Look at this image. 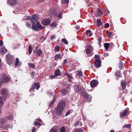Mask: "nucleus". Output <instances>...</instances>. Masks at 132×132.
I'll list each match as a JSON object with an SVG mask.
<instances>
[{
	"instance_id": "obj_1",
	"label": "nucleus",
	"mask_w": 132,
	"mask_h": 132,
	"mask_svg": "<svg viewBox=\"0 0 132 132\" xmlns=\"http://www.w3.org/2000/svg\"><path fill=\"white\" fill-rule=\"evenodd\" d=\"M37 18V15L34 14L33 15L30 19V21L32 22V24L31 27L32 29L33 30L36 31H38L37 28L41 30L45 28V27L42 26L39 22L37 21L36 20Z\"/></svg>"
},
{
	"instance_id": "obj_2",
	"label": "nucleus",
	"mask_w": 132,
	"mask_h": 132,
	"mask_svg": "<svg viewBox=\"0 0 132 132\" xmlns=\"http://www.w3.org/2000/svg\"><path fill=\"white\" fill-rule=\"evenodd\" d=\"M65 106V103L64 101H62L60 103L56 109V112L59 115H61Z\"/></svg>"
},
{
	"instance_id": "obj_3",
	"label": "nucleus",
	"mask_w": 132,
	"mask_h": 132,
	"mask_svg": "<svg viewBox=\"0 0 132 132\" xmlns=\"http://www.w3.org/2000/svg\"><path fill=\"white\" fill-rule=\"evenodd\" d=\"M10 78L6 76L4 73H2L0 76V80L1 81L6 83L9 82L10 80Z\"/></svg>"
},
{
	"instance_id": "obj_4",
	"label": "nucleus",
	"mask_w": 132,
	"mask_h": 132,
	"mask_svg": "<svg viewBox=\"0 0 132 132\" xmlns=\"http://www.w3.org/2000/svg\"><path fill=\"white\" fill-rule=\"evenodd\" d=\"M94 50L93 47L90 45H88L87 47V48L86 50V52L87 55L89 56H90L93 55L91 53L92 51Z\"/></svg>"
},
{
	"instance_id": "obj_5",
	"label": "nucleus",
	"mask_w": 132,
	"mask_h": 132,
	"mask_svg": "<svg viewBox=\"0 0 132 132\" xmlns=\"http://www.w3.org/2000/svg\"><path fill=\"white\" fill-rule=\"evenodd\" d=\"M40 87L39 84L38 83H35L32 85V87L29 90L30 92H31V91H34V89L36 87V89L38 90Z\"/></svg>"
},
{
	"instance_id": "obj_6",
	"label": "nucleus",
	"mask_w": 132,
	"mask_h": 132,
	"mask_svg": "<svg viewBox=\"0 0 132 132\" xmlns=\"http://www.w3.org/2000/svg\"><path fill=\"white\" fill-rule=\"evenodd\" d=\"M1 94L4 97L7 96L8 94L7 90L5 88L2 89L1 91Z\"/></svg>"
},
{
	"instance_id": "obj_7",
	"label": "nucleus",
	"mask_w": 132,
	"mask_h": 132,
	"mask_svg": "<svg viewBox=\"0 0 132 132\" xmlns=\"http://www.w3.org/2000/svg\"><path fill=\"white\" fill-rule=\"evenodd\" d=\"M81 95L82 96L84 97L85 98H88L89 99L88 101L87 100V101L88 102H89L91 101V97L89 95L87 94V93L85 92H83L81 93Z\"/></svg>"
},
{
	"instance_id": "obj_8",
	"label": "nucleus",
	"mask_w": 132,
	"mask_h": 132,
	"mask_svg": "<svg viewBox=\"0 0 132 132\" xmlns=\"http://www.w3.org/2000/svg\"><path fill=\"white\" fill-rule=\"evenodd\" d=\"M98 84V82L95 80H92L90 82L91 86L92 87H94L96 86Z\"/></svg>"
},
{
	"instance_id": "obj_9",
	"label": "nucleus",
	"mask_w": 132,
	"mask_h": 132,
	"mask_svg": "<svg viewBox=\"0 0 132 132\" xmlns=\"http://www.w3.org/2000/svg\"><path fill=\"white\" fill-rule=\"evenodd\" d=\"M50 20L49 19H45L43 20L42 21V24L44 26H46L50 23Z\"/></svg>"
},
{
	"instance_id": "obj_10",
	"label": "nucleus",
	"mask_w": 132,
	"mask_h": 132,
	"mask_svg": "<svg viewBox=\"0 0 132 132\" xmlns=\"http://www.w3.org/2000/svg\"><path fill=\"white\" fill-rule=\"evenodd\" d=\"M101 61L100 60L97 59L95 62V67L97 68H99L101 65Z\"/></svg>"
},
{
	"instance_id": "obj_11",
	"label": "nucleus",
	"mask_w": 132,
	"mask_h": 132,
	"mask_svg": "<svg viewBox=\"0 0 132 132\" xmlns=\"http://www.w3.org/2000/svg\"><path fill=\"white\" fill-rule=\"evenodd\" d=\"M127 108L123 110L122 112L120 113V116L121 117L126 116L127 115L128 112Z\"/></svg>"
},
{
	"instance_id": "obj_12",
	"label": "nucleus",
	"mask_w": 132,
	"mask_h": 132,
	"mask_svg": "<svg viewBox=\"0 0 132 132\" xmlns=\"http://www.w3.org/2000/svg\"><path fill=\"white\" fill-rule=\"evenodd\" d=\"M6 57L7 59V63L9 64H10L12 63V61L10 56L9 55H7Z\"/></svg>"
},
{
	"instance_id": "obj_13",
	"label": "nucleus",
	"mask_w": 132,
	"mask_h": 132,
	"mask_svg": "<svg viewBox=\"0 0 132 132\" xmlns=\"http://www.w3.org/2000/svg\"><path fill=\"white\" fill-rule=\"evenodd\" d=\"M7 51L6 49L4 47H2L0 48V53L3 54L6 53Z\"/></svg>"
},
{
	"instance_id": "obj_14",
	"label": "nucleus",
	"mask_w": 132,
	"mask_h": 132,
	"mask_svg": "<svg viewBox=\"0 0 132 132\" xmlns=\"http://www.w3.org/2000/svg\"><path fill=\"white\" fill-rule=\"evenodd\" d=\"M17 2V0H9L8 1V3L10 5L15 4Z\"/></svg>"
},
{
	"instance_id": "obj_15",
	"label": "nucleus",
	"mask_w": 132,
	"mask_h": 132,
	"mask_svg": "<svg viewBox=\"0 0 132 132\" xmlns=\"http://www.w3.org/2000/svg\"><path fill=\"white\" fill-rule=\"evenodd\" d=\"M6 98H3V97L0 96V106H3V101L6 100Z\"/></svg>"
},
{
	"instance_id": "obj_16",
	"label": "nucleus",
	"mask_w": 132,
	"mask_h": 132,
	"mask_svg": "<svg viewBox=\"0 0 132 132\" xmlns=\"http://www.w3.org/2000/svg\"><path fill=\"white\" fill-rule=\"evenodd\" d=\"M74 88L75 91L77 92L79 91L80 89V88L78 85H74Z\"/></svg>"
},
{
	"instance_id": "obj_17",
	"label": "nucleus",
	"mask_w": 132,
	"mask_h": 132,
	"mask_svg": "<svg viewBox=\"0 0 132 132\" xmlns=\"http://www.w3.org/2000/svg\"><path fill=\"white\" fill-rule=\"evenodd\" d=\"M121 84L122 87V89L124 90L126 86V83L124 82V81H122L121 82Z\"/></svg>"
},
{
	"instance_id": "obj_18",
	"label": "nucleus",
	"mask_w": 132,
	"mask_h": 132,
	"mask_svg": "<svg viewBox=\"0 0 132 132\" xmlns=\"http://www.w3.org/2000/svg\"><path fill=\"white\" fill-rule=\"evenodd\" d=\"M50 14L52 16H56V12L53 10L51 11L50 12Z\"/></svg>"
},
{
	"instance_id": "obj_19",
	"label": "nucleus",
	"mask_w": 132,
	"mask_h": 132,
	"mask_svg": "<svg viewBox=\"0 0 132 132\" xmlns=\"http://www.w3.org/2000/svg\"><path fill=\"white\" fill-rule=\"evenodd\" d=\"M95 14L97 16L100 15L101 14H102L101 11L99 9L97 10V11H96Z\"/></svg>"
},
{
	"instance_id": "obj_20",
	"label": "nucleus",
	"mask_w": 132,
	"mask_h": 132,
	"mask_svg": "<svg viewBox=\"0 0 132 132\" xmlns=\"http://www.w3.org/2000/svg\"><path fill=\"white\" fill-rule=\"evenodd\" d=\"M61 58V55L59 54H57L55 55L54 56V60H57Z\"/></svg>"
},
{
	"instance_id": "obj_21",
	"label": "nucleus",
	"mask_w": 132,
	"mask_h": 132,
	"mask_svg": "<svg viewBox=\"0 0 132 132\" xmlns=\"http://www.w3.org/2000/svg\"><path fill=\"white\" fill-rule=\"evenodd\" d=\"M102 24V23L99 19L97 20V26H100Z\"/></svg>"
},
{
	"instance_id": "obj_22",
	"label": "nucleus",
	"mask_w": 132,
	"mask_h": 132,
	"mask_svg": "<svg viewBox=\"0 0 132 132\" xmlns=\"http://www.w3.org/2000/svg\"><path fill=\"white\" fill-rule=\"evenodd\" d=\"M86 34L88 36L90 37L92 35V33L90 32V30H87L86 32Z\"/></svg>"
},
{
	"instance_id": "obj_23",
	"label": "nucleus",
	"mask_w": 132,
	"mask_h": 132,
	"mask_svg": "<svg viewBox=\"0 0 132 132\" xmlns=\"http://www.w3.org/2000/svg\"><path fill=\"white\" fill-rule=\"evenodd\" d=\"M110 44L108 43H105L104 44V46L105 49L107 50L108 49L109 46H110Z\"/></svg>"
},
{
	"instance_id": "obj_24",
	"label": "nucleus",
	"mask_w": 132,
	"mask_h": 132,
	"mask_svg": "<svg viewBox=\"0 0 132 132\" xmlns=\"http://www.w3.org/2000/svg\"><path fill=\"white\" fill-rule=\"evenodd\" d=\"M42 53V51L40 50H38L36 51V54L39 56H40Z\"/></svg>"
},
{
	"instance_id": "obj_25",
	"label": "nucleus",
	"mask_w": 132,
	"mask_h": 132,
	"mask_svg": "<svg viewBox=\"0 0 132 132\" xmlns=\"http://www.w3.org/2000/svg\"><path fill=\"white\" fill-rule=\"evenodd\" d=\"M32 49L33 48L32 46L31 45H30L28 48V51L29 54H30L31 53Z\"/></svg>"
},
{
	"instance_id": "obj_26",
	"label": "nucleus",
	"mask_w": 132,
	"mask_h": 132,
	"mask_svg": "<svg viewBox=\"0 0 132 132\" xmlns=\"http://www.w3.org/2000/svg\"><path fill=\"white\" fill-rule=\"evenodd\" d=\"M60 71L59 69H57L55 72V75L59 76L60 75Z\"/></svg>"
},
{
	"instance_id": "obj_27",
	"label": "nucleus",
	"mask_w": 132,
	"mask_h": 132,
	"mask_svg": "<svg viewBox=\"0 0 132 132\" xmlns=\"http://www.w3.org/2000/svg\"><path fill=\"white\" fill-rule=\"evenodd\" d=\"M28 66L30 67V68H32L33 69H34L35 67V65L33 64V63H28Z\"/></svg>"
},
{
	"instance_id": "obj_28",
	"label": "nucleus",
	"mask_w": 132,
	"mask_h": 132,
	"mask_svg": "<svg viewBox=\"0 0 132 132\" xmlns=\"http://www.w3.org/2000/svg\"><path fill=\"white\" fill-rule=\"evenodd\" d=\"M123 63L120 60V62L119 63V66L120 69L121 70H122V68L123 67Z\"/></svg>"
},
{
	"instance_id": "obj_29",
	"label": "nucleus",
	"mask_w": 132,
	"mask_h": 132,
	"mask_svg": "<svg viewBox=\"0 0 132 132\" xmlns=\"http://www.w3.org/2000/svg\"><path fill=\"white\" fill-rule=\"evenodd\" d=\"M57 131L54 127H53L50 130V132H57Z\"/></svg>"
},
{
	"instance_id": "obj_30",
	"label": "nucleus",
	"mask_w": 132,
	"mask_h": 132,
	"mask_svg": "<svg viewBox=\"0 0 132 132\" xmlns=\"http://www.w3.org/2000/svg\"><path fill=\"white\" fill-rule=\"evenodd\" d=\"M120 74V71H117L115 73V75L116 77L119 76Z\"/></svg>"
},
{
	"instance_id": "obj_31",
	"label": "nucleus",
	"mask_w": 132,
	"mask_h": 132,
	"mask_svg": "<svg viewBox=\"0 0 132 132\" xmlns=\"http://www.w3.org/2000/svg\"><path fill=\"white\" fill-rule=\"evenodd\" d=\"M60 132H65V129L64 127H62L60 129Z\"/></svg>"
},
{
	"instance_id": "obj_32",
	"label": "nucleus",
	"mask_w": 132,
	"mask_h": 132,
	"mask_svg": "<svg viewBox=\"0 0 132 132\" xmlns=\"http://www.w3.org/2000/svg\"><path fill=\"white\" fill-rule=\"evenodd\" d=\"M61 91L62 93L64 94H66L68 92L67 90L66 89H62Z\"/></svg>"
},
{
	"instance_id": "obj_33",
	"label": "nucleus",
	"mask_w": 132,
	"mask_h": 132,
	"mask_svg": "<svg viewBox=\"0 0 132 132\" xmlns=\"http://www.w3.org/2000/svg\"><path fill=\"white\" fill-rule=\"evenodd\" d=\"M131 125L130 124H128L127 125H125L123 126V127L125 128H128L129 129L131 127Z\"/></svg>"
},
{
	"instance_id": "obj_34",
	"label": "nucleus",
	"mask_w": 132,
	"mask_h": 132,
	"mask_svg": "<svg viewBox=\"0 0 132 132\" xmlns=\"http://www.w3.org/2000/svg\"><path fill=\"white\" fill-rule=\"evenodd\" d=\"M55 49L56 51L57 52H59L60 51V47L59 46H56L55 47Z\"/></svg>"
},
{
	"instance_id": "obj_35",
	"label": "nucleus",
	"mask_w": 132,
	"mask_h": 132,
	"mask_svg": "<svg viewBox=\"0 0 132 132\" xmlns=\"http://www.w3.org/2000/svg\"><path fill=\"white\" fill-rule=\"evenodd\" d=\"M83 129L81 128H79L78 129L74 131V132H82Z\"/></svg>"
},
{
	"instance_id": "obj_36",
	"label": "nucleus",
	"mask_w": 132,
	"mask_h": 132,
	"mask_svg": "<svg viewBox=\"0 0 132 132\" xmlns=\"http://www.w3.org/2000/svg\"><path fill=\"white\" fill-rule=\"evenodd\" d=\"M50 26L52 27H56V23L54 22L51 24Z\"/></svg>"
},
{
	"instance_id": "obj_37",
	"label": "nucleus",
	"mask_w": 132,
	"mask_h": 132,
	"mask_svg": "<svg viewBox=\"0 0 132 132\" xmlns=\"http://www.w3.org/2000/svg\"><path fill=\"white\" fill-rule=\"evenodd\" d=\"M62 41L64 42L66 44H68V41L65 39H62Z\"/></svg>"
},
{
	"instance_id": "obj_38",
	"label": "nucleus",
	"mask_w": 132,
	"mask_h": 132,
	"mask_svg": "<svg viewBox=\"0 0 132 132\" xmlns=\"http://www.w3.org/2000/svg\"><path fill=\"white\" fill-rule=\"evenodd\" d=\"M19 62V59L18 58H16V59L15 65V66L17 65L18 64Z\"/></svg>"
},
{
	"instance_id": "obj_39",
	"label": "nucleus",
	"mask_w": 132,
	"mask_h": 132,
	"mask_svg": "<svg viewBox=\"0 0 132 132\" xmlns=\"http://www.w3.org/2000/svg\"><path fill=\"white\" fill-rule=\"evenodd\" d=\"M7 119L9 120H12L13 119V117L11 115L7 117Z\"/></svg>"
},
{
	"instance_id": "obj_40",
	"label": "nucleus",
	"mask_w": 132,
	"mask_h": 132,
	"mask_svg": "<svg viewBox=\"0 0 132 132\" xmlns=\"http://www.w3.org/2000/svg\"><path fill=\"white\" fill-rule=\"evenodd\" d=\"M65 75H66L67 76V77L71 79L72 78V77L70 74H69L68 73H65Z\"/></svg>"
},
{
	"instance_id": "obj_41",
	"label": "nucleus",
	"mask_w": 132,
	"mask_h": 132,
	"mask_svg": "<svg viewBox=\"0 0 132 132\" xmlns=\"http://www.w3.org/2000/svg\"><path fill=\"white\" fill-rule=\"evenodd\" d=\"M35 125L36 126H40L41 125V124H40L39 123L37 122H35Z\"/></svg>"
},
{
	"instance_id": "obj_42",
	"label": "nucleus",
	"mask_w": 132,
	"mask_h": 132,
	"mask_svg": "<svg viewBox=\"0 0 132 132\" xmlns=\"http://www.w3.org/2000/svg\"><path fill=\"white\" fill-rule=\"evenodd\" d=\"M69 0H62V2L63 4L67 3L68 2Z\"/></svg>"
},
{
	"instance_id": "obj_43",
	"label": "nucleus",
	"mask_w": 132,
	"mask_h": 132,
	"mask_svg": "<svg viewBox=\"0 0 132 132\" xmlns=\"http://www.w3.org/2000/svg\"><path fill=\"white\" fill-rule=\"evenodd\" d=\"M26 26L28 28H31V25L28 22H27L26 23Z\"/></svg>"
},
{
	"instance_id": "obj_44",
	"label": "nucleus",
	"mask_w": 132,
	"mask_h": 132,
	"mask_svg": "<svg viewBox=\"0 0 132 132\" xmlns=\"http://www.w3.org/2000/svg\"><path fill=\"white\" fill-rule=\"evenodd\" d=\"M24 19L27 20L30 19V20L31 18L30 16H26L24 17Z\"/></svg>"
},
{
	"instance_id": "obj_45",
	"label": "nucleus",
	"mask_w": 132,
	"mask_h": 132,
	"mask_svg": "<svg viewBox=\"0 0 132 132\" xmlns=\"http://www.w3.org/2000/svg\"><path fill=\"white\" fill-rule=\"evenodd\" d=\"M62 13H60V14H59L58 17L59 19H60L62 18Z\"/></svg>"
},
{
	"instance_id": "obj_46",
	"label": "nucleus",
	"mask_w": 132,
	"mask_h": 132,
	"mask_svg": "<svg viewBox=\"0 0 132 132\" xmlns=\"http://www.w3.org/2000/svg\"><path fill=\"white\" fill-rule=\"evenodd\" d=\"M55 77V75H51V76L49 77V78L50 79H54Z\"/></svg>"
},
{
	"instance_id": "obj_47",
	"label": "nucleus",
	"mask_w": 132,
	"mask_h": 132,
	"mask_svg": "<svg viewBox=\"0 0 132 132\" xmlns=\"http://www.w3.org/2000/svg\"><path fill=\"white\" fill-rule=\"evenodd\" d=\"M54 100H53V101L50 104L49 106L50 107H52L54 104Z\"/></svg>"
},
{
	"instance_id": "obj_48",
	"label": "nucleus",
	"mask_w": 132,
	"mask_h": 132,
	"mask_svg": "<svg viewBox=\"0 0 132 132\" xmlns=\"http://www.w3.org/2000/svg\"><path fill=\"white\" fill-rule=\"evenodd\" d=\"M102 39L101 38L99 37L98 38L99 45H100L101 44Z\"/></svg>"
},
{
	"instance_id": "obj_49",
	"label": "nucleus",
	"mask_w": 132,
	"mask_h": 132,
	"mask_svg": "<svg viewBox=\"0 0 132 132\" xmlns=\"http://www.w3.org/2000/svg\"><path fill=\"white\" fill-rule=\"evenodd\" d=\"M82 73L81 71H78V72L77 75L78 76H80L82 75Z\"/></svg>"
},
{
	"instance_id": "obj_50",
	"label": "nucleus",
	"mask_w": 132,
	"mask_h": 132,
	"mask_svg": "<svg viewBox=\"0 0 132 132\" xmlns=\"http://www.w3.org/2000/svg\"><path fill=\"white\" fill-rule=\"evenodd\" d=\"M109 24L108 23H106L105 24V27L106 28H108L109 27Z\"/></svg>"
},
{
	"instance_id": "obj_51",
	"label": "nucleus",
	"mask_w": 132,
	"mask_h": 132,
	"mask_svg": "<svg viewBox=\"0 0 132 132\" xmlns=\"http://www.w3.org/2000/svg\"><path fill=\"white\" fill-rule=\"evenodd\" d=\"M100 57V56L98 54H96L95 55L94 58H98Z\"/></svg>"
},
{
	"instance_id": "obj_52",
	"label": "nucleus",
	"mask_w": 132,
	"mask_h": 132,
	"mask_svg": "<svg viewBox=\"0 0 132 132\" xmlns=\"http://www.w3.org/2000/svg\"><path fill=\"white\" fill-rule=\"evenodd\" d=\"M55 38V36L54 35L51 36L50 38L52 40L53 39Z\"/></svg>"
},
{
	"instance_id": "obj_53",
	"label": "nucleus",
	"mask_w": 132,
	"mask_h": 132,
	"mask_svg": "<svg viewBox=\"0 0 132 132\" xmlns=\"http://www.w3.org/2000/svg\"><path fill=\"white\" fill-rule=\"evenodd\" d=\"M67 62V60L66 59H65L63 62V64H65Z\"/></svg>"
},
{
	"instance_id": "obj_54",
	"label": "nucleus",
	"mask_w": 132,
	"mask_h": 132,
	"mask_svg": "<svg viewBox=\"0 0 132 132\" xmlns=\"http://www.w3.org/2000/svg\"><path fill=\"white\" fill-rule=\"evenodd\" d=\"M70 111L69 110L68 111L66 112V114L65 115V116H67L68 115H69L70 114Z\"/></svg>"
},
{
	"instance_id": "obj_55",
	"label": "nucleus",
	"mask_w": 132,
	"mask_h": 132,
	"mask_svg": "<svg viewBox=\"0 0 132 132\" xmlns=\"http://www.w3.org/2000/svg\"><path fill=\"white\" fill-rule=\"evenodd\" d=\"M78 123H79V122H78V121H76L74 125H75V126H77L78 125Z\"/></svg>"
},
{
	"instance_id": "obj_56",
	"label": "nucleus",
	"mask_w": 132,
	"mask_h": 132,
	"mask_svg": "<svg viewBox=\"0 0 132 132\" xmlns=\"http://www.w3.org/2000/svg\"><path fill=\"white\" fill-rule=\"evenodd\" d=\"M36 130V128L35 127H33L31 130L32 132H35Z\"/></svg>"
},
{
	"instance_id": "obj_57",
	"label": "nucleus",
	"mask_w": 132,
	"mask_h": 132,
	"mask_svg": "<svg viewBox=\"0 0 132 132\" xmlns=\"http://www.w3.org/2000/svg\"><path fill=\"white\" fill-rule=\"evenodd\" d=\"M31 76L33 78L34 77L35 73L34 72H32L31 73Z\"/></svg>"
},
{
	"instance_id": "obj_58",
	"label": "nucleus",
	"mask_w": 132,
	"mask_h": 132,
	"mask_svg": "<svg viewBox=\"0 0 132 132\" xmlns=\"http://www.w3.org/2000/svg\"><path fill=\"white\" fill-rule=\"evenodd\" d=\"M3 42L2 41L0 40V46H1L3 45Z\"/></svg>"
},
{
	"instance_id": "obj_59",
	"label": "nucleus",
	"mask_w": 132,
	"mask_h": 132,
	"mask_svg": "<svg viewBox=\"0 0 132 132\" xmlns=\"http://www.w3.org/2000/svg\"><path fill=\"white\" fill-rule=\"evenodd\" d=\"M109 55V54L107 53H105V55L106 56H108Z\"/></svg>"
},
{
	"instance_id": "obj_60",
	"label": "nucleus",
	"mask_w": 132,
	"mask_h": 132,
	"mask_svg": "<svg viewBox=\"0 0 132 132\" xmlns=\"http://www.w3.org/2000/svg\"><path fill=\"white\" fill-rule=\"evenodd\" d=\"M17 45H16L15 46H14L13 47V49H15L16 48H17Z\"/></svg>"
},
{
	"instance_id": "obj_61",
	"label": "nucleus",
	"mask_w": 132,
	"mask_h": 132,
	"mask_svg": "<svg viewBox=\"0 0 132 132\" xmlns=\"http://www.w3.org/2000/svg\"><path fill=\"white\" fill-rule=\"evenodd\" d=\"M76 28L78 29H79V26H76Z\"/></svg>"
},
{
	"instance_id": "obj_62",
	"label": "nucleus",
	"mask_w": 132,
	"mask_h": 132,
	"mask_svg": "<svg viewBox=\"0 0 132 132\" xmlns=\"http://www.w3.org/2000/svg\"><path fill=\"white\" fill-rule=\"evenodd\" d=\"M36 120H37L39 121L40 122H41L42 121L41 119H37Z\"/></svg>"
},
{
	"instance_id": "obj_63",
	"label": "nucleus",
	"mask_w": 132,
	"mask_h": 132,
	"mask_svg": "<svg viewBox=\"0 0 132 132\" xmlns=\"http://www.w3.org/2000/svg\"><path fill=\"white\" fill-rule=\"evenodd\" d=\"M111 34H112L111 32H110L109 34V36H110L111 35Z\"/></svg>"
},
{
	"instance_id": "obj_64",
	"label": "nucleus",
	"mask_w": 132,
	"mask_h": 132,
	"mask_svg": "<svg viewBox=\"0 0 132 132\" xmlns=\"http://www.w3.org/2000/svg\"><path fill=\"white\" fill-rule=\"evenodd\" d=\"M110 132H114V131L113 130H111L110 131Z\"/></svg>"
}]
</instances>
